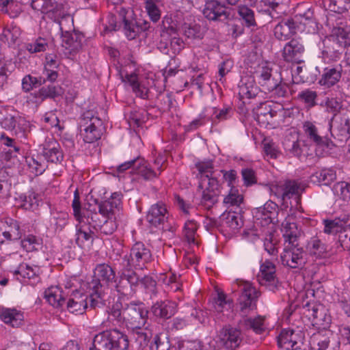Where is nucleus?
<instances>
[{"instance_id":"obj_19","label":"nucleus","mask_w":350,"mask_h":350,"mask_svg":"<svg viewBox=\"0 0 350 350\" xmlns=\"http://www.w3.org/2000/svg\"><path fill=\"white\" fill-rule=\"evenodd\" d=\"M22 239V232L17 221L5 217L0 221V243L6 241H18Z\"/></svg>"},{"instance_id":"obj_12","label":"nucleus","mask_w":350,"mask_h":350,"mask_svg":"<svg viewBox=\"0 0 350 350\" xmlns=\"http://www.w3.org/2000/svg\"><path fill=\"white\" fill-rule=\"evenodd\" d=\"M139 284V278L136 272L129 267H123L116 284V289L120 295L132 297L135 294Z\"/></svg>"},{"instance_id":"obj_51","label":"nucleus","mask_w":350,"mask_h":350,"mask_svg":"<svg viewBox=\"0 0 350 350\" xmlns=\"http://www.w3.org/2000/svg\"><path fill=\"white\" fill-rule=\"evenodd\" d=\"M17 152L12 150L3 151L0 154V161L5 167L12 168L18 164Z\"/></svg>"},{"instance_id":"obj_62","label":"nucleus","mask_w":350,"mask_h":350,"mask_svg":"<svg viewBox=\"0 0 350 350\" xmlns=\"http://www.w3.org/2000/svg\"><path fill=\"white\" fill-rule=\"evenodd\" d=\"M197 229L198 226L193 220H188L185 222L183 228V234L188 243L194 242Z\"/></svg>"},{"instance_id":"obj_55","label":"nucleus","mask_w":350,"mask_h":350,"mask_svg":"<svg viewBox=\"0 0 350 350\" xmlns=\"http://www.w3.org/2000/svg\"><path fill=\"white\" fill-rule=\"evenodd\" d=\"M262 146L266 155L269 156L271 159L278 158L280 152L278 150L275 143L272 139L264 137L262 142Z\"/></svg>"},{"instance_id":"obj_38","label":"nucleus","mask_w":350,"mask_h":350,"mask_svg":"<svg viewBox=\"0 0 350 350\" xmlns=\"http://www.w3.org/2000/svg\"><path fill=\"white\" fill-rule=\"evenodd\" d=\"M46 301L55 308H61L66 304L62 291L57 286H51L44 291Z\"/></svg>"},{"instance_id":"obj_2","label":"nucleus","mask_w":350,"mask_h":350,"mask_svg":"<svg viewBox=\"0 0 350 350\" xmlns=\"http://www.w3.org/2000/svg\"><path fill=\"white\" fill-rule=\"evenodd\" d=\"M349 31L337 27L332 30V34L323 41V46L321 49V60L325 64L334 65L339 62L345 50L347 51Z\"/></svg>"},{"instance_id":"obj_9","label":"nucleus","mask_w":350,"mask_h":350,"mask_svg":"<svg viewBox=\"0 0 350 350\" xmlns=\"http://www.w3.org/2000/svg\"><path fill=\"white\" fill-rule=\"evenodd\" d=\"M236 284L237 286H242L241 294L238 299L237 306L241 315L245 317L251 311L256 309V302L260 295V292L247 282L237 280Z\"/></svg>"},{"instance_id":"obj_37","label":"nucleus","mask_w":350,"mask_h":350,"mask_svg":"<svg viewBox=\"0 0 350 350\" xmlns=\"http://www.w3.org/2000/svg\"><path fill=\"white\" fill-rule=\"evenodd\" d=\"M294 23L296 29H299V25H303L304 29L309 26L312 27L317 22L314 16V10L312 8H307L304 12L297 13L293 18H291Z\"/></svg>"},{"instance_id":"obj_13","label":"nucleus","mask_w":350,"mask_h":350,"mask_svg":"<svg viewBox=\"0 0 350 350\" xmlns=\"http://www.w3.org/2000/svg\"><path fill=\"white\" fill-rule=\"evenodd\" d=\"M306 253L299 243L285 245L280 256L283 265L291 269L301 268L306 263Z\"/></svg>"},{"instance_id":"obj_31","label":"nucleus","mask_w":350,"mask_h":350,"mask_svg":"<svg viewBox=\"0 0 350 350\" xmlns=\"http://www.w3.org/2000/svg\"><path fill=\"white\" fill-rule=\"evenodd\" d=\"M83 38L80 33L65 31L62 36V45L69 53H75L81 49Z\"/></svg>"},{"instance_id":"obj_14","label":"nucleus","mask_w":350,"mask_h":350,"mask_svg":"<svg viewBox=\"0 0 350 350\" xmlns=\"http://www.w3.org/2000/svg\"><path fill=\"white\" fill-rule=\"evenodd\" d=\"M258 93V87L252 83L239 85V101L237 105V112L241 115L245 116L250 109L252 110L254 107L250 100L256 99Z\"/></svg>"},{"instance_id":"obj_49","label":"nucleus","mask_w":350,"mask_h":350,"mask_svg":"<svg viewBox=\"0 0 350 350\" xmlns=\"http://www.w3.org/2000/svg\"><path fill=\"white\" fill-rule=\"evenodd\" d=\"M323 223L324 232L327 234H335L337 233L340 234L346 222L340 219H335L334 220H324Z\"/></svg>"},{"instance_id":"obj_3","label":"nucleus","mask_w":350,"mask_h":350,"mask_svg":"<svg viewBox=\"0 0 350 350\" xmlns=\"http://www.w3.org/2000/svg\"><path fill=\"white\" fill-rule=\"evenodd\" d=\"M116 273L107 264L98 265L94 271V278L90 283L92 293L90 295V306L96 307L105 301V289L114 281Z\"/></svg>"},{"instance_id":"obj_39","label":"nucleus","mask_w":350,"mask_h":350,"mask_svg":"<svg viewBox=\"0 0 350 350\" xmlns=\"http://www.w3.org/2000/svg\"><path fill=\"white\" fill-rule=\"evenodd\" d=\"M336 178V171L332 168H324L313 174L311 181L313 183L328 185Z\"/></svg>"},{"instance_id":"obj_20","label":"nucleus","mask_w":350,"mask_h":350,"mask_svg":"<svg viewBox=\"0 0 350 350\" xmlns=\"http://www.w3.org/2000/svg\"><path fill=\"white\" fill-rule=\"evenodd\" d=\"M343 68L341 64L325 66L320 74L319 84L327 88L336 85L341 79Z\"/></svg>"},{"instance_id":"obj_46","label":"nucleus","mask_w":350,"mask_h":350,"mask_svg":"<svg viewBox=\"0 0 350 350\" xmlns=\"http://www.w3.org/2000/svg\"><path fill=\"white\" fill-rule=\"evenodd\" d=\"M144 8L150 20L157 23L161 17V11L157 4V0H144Z\"/></svg>"},{"instance_id":"obj_58","label":"nucleus","mask_w":350,"mask_h":350,"mask_svg":"<svg viewBox=\"0 0 350 350\" xmlns=\"http://www.w3.org/2000/svg\"><path fill=\"white\" fill-rule=\"evenodd\" d=\"M83 226H81L77 231V238L76 243L77 244L82 247L83 246V243L85 241H91L92 242L94 240V232L92 230V228H89V232L86 231L83 228Z\"/></svg>"},{"instance_id":"obj_6","label":"nucleus","mask_w":350,"mask_h":350,"mask_svg":"<svg viewBox=\"0 0 350 350\" xmlns=\"http://www.w3.org/2000/svg\"><path fill=\"white\" fill-rule=\"evenodd\" d=\"M119 16L124 34L129 40L137 38L142 33L148 31L150 28V22L136 18L132 10L122 8L119 11Z\"/></svg>"},{"instance_id":"obj_22","label":"nucleus","mask_w":350,"mask_h":350,"mask_svg":"<svg viewBox=\"0 0 350 350\" xmlns=\"http://www.w3.org/2000/svg\"><path fill=\"white\" fill-rule=\"evenodd\" d=\"M290 0H261L259 3V12L278 18L286 12Z\"/></svg>"},{"instance_id":"obj_25","label":"nucleus","mask_w":350,"mask_h":350,"mask_svg":"<svg viewBox=\"0 0 350 350\" xmlns=\"http://www.w3.org/2000/svg\"><path fill=\"white\" fill-rule=\"evenodd\" d=\"M281 231L284 239V244L299 243L301 231L291 217L286 218L282 223Z\"/></svg>"},{"instance_id":"obj_57","label":"nucleus","mask_w":350,"mask_h":350,"mask_svg":"<svg viewBox=\"0 0 350 350\" xmlns=\"http://www.w3.org/2000/svg\"><path fill=\"white\" fill-rule=\"evenodd\" d=\"M215 109V113L213 116V120H211V124H213L216 121H224L231 118L234 113V111L230 106H225L221 109H217L216 107H213Z\"/></svg>"},{"instance_id":"obj_26","label":"nucleus","mask_w":350,"mask_h":350,"mask_svg":"<svg viewBox=\"0 0 350 350\" xmlns=\"http://www.w3.org/2000/svg\"><path fill=\"white\" fill-rule=\"evenodd\" d=\"M168 218V213L165 205L162 202L156 203L150 206L147 215L146 220L154 227H160Z\"/></svg>"},{"instance_id":"obj_29","label":"nucleus","mask_w":350,"mask_h":350,"mask_svg":"<svg viewBox=\"0 0 350 350\" xmlns=\"http://www.w3.org/2000/svg\"><path fill=\"white\" fill-rule=\"evenodd\" d=\"M4 112L5 113L2 111L0 112V126L2 129L12 131L17 126V131H26L27 127H25V126H27V124L23 118H16L13 115L7 113L5 111Z\"/></svg>"},{"instance_id":"obj_44","label":"nucleus","mask_w":350,"mask_h":350,"mask_svg":"<svg viewBox=\"0 0 350 350\" xmlns=\"http://www.w3.org/2000/svg\"><path fill=\"white\" fill-rule=\"evenodd\" d=\"M1 318L5 323L10 324L12 327H18L23 320V314L16 310L6 309L2 312Z\"/></svg>"},{"instance_id":"obj_35","label":"nucleus","mask_w":350,"mask_h":350,"mask_svg":"<svg viewBox=\"0 0 350 350\" xmlns=\"http://www.w3.org/2000/svg\"><path fill=\"white\" fill-rule=\"evenodd\" d=\"M214 113H215V109L214 108L211 107H205L197 118L186 126V129L189 131L197 130L206 124L211 123Z\"/></svg>"},{"instance_id":"obj_56","label":"nucleus","mask_w":350,"mask_h":350,"mask_svg":"<svg viewBox=\"0 0 350 350\" xmlns=\"http://www.w3.org/2000/svg\"><path fill=\"white\" fill-rule=\"evenodd\" d=\"M40 239L32 234H28L21 239V246L28 252L38 250Z\"/></svg>"},{"instance_id":"obj_42","label":"nucleus","mask_w":350,"mask_h":350,"mask_svg":"<svg viewBox=\"0 0 350 350\" xmlns=\"http://www.w3.org/2000/svg\"><path fill=\"white\" fill-rule=\"evenodd\" d=\"M237 14L242 21V24L247 28H254L257 26L254 12L246 5H239L237 8Z\"/></svg>"},{"instance_id":"obj_48","label":"nucleus","mask_w":350,"mask_h":350,"mask_svg":"<svg viewBox=\"0 0 350 350\" xmlns=\"http://www.w3.org/2000/svg\"><path fill=\"white\" fill-rule=\"evenodd\" d=\"M33 98H38L40 100H43L47 98H54L59 95L57 88L53 84L47 86H43L38 91H35L32 94Z\"/></svg>"},{"instance_id":"obj_64","label":"nucleus","mask_w":350,"mask_h":350,"mask_svg":"<svg viewBox=\"0 0 350 350\" xmlns=\"http://www.w3.org/2000/svg\"><path fill=\"white\" fill-rule=\"evenodd\" d=\"M350 0H329L328 5L331 12L342 14L348 10Z\"/></svg>"},{"instance_id":"obj_16","label":"nucleus","mask_w":350,"mask_h":350,"mask_svg":"<svg viewBox=\"0 0 350 350\" xmlns=\"http://www.w3.org/2000/svg\"><path fill=\"white\" fill-rule=\"evenodd\" d=\"M305 48L300 38H292L284 45L282 55L286 62L301 64L304 62Z\"/></svg>"},{"instance_id":"obj_23","label":"nucleus","mask_w":350,"mask_h":350,"mask_svg":"<svg viewBox=\"0 0 350 350\" xmlns=\"http://www.w3.org/2000/svg\"><path fill=\"white\" fill-rule=\"evenodd\" d=\"M329 331H321L313 334L310 339V345L312 350H339V345L330 344Z\"/></svg>"},{"instance_id":"obj_17","label":"nucleus","mask_w":350,"mask_h":350,"mask_svg":"<svg viewBox=\"0 0 350 350\" xmlns=\"http://www.w3.org/2000/svg\"><path fill=\"white\" fill-rule=\"evenodd\" d=\"M202 14L209 21L226 22L230 19V14L226 8L215 0L206 1Z\"/></svg>"},{"instance_id":"obj_53","label":"nucleus","mask_w":350,"mask_h":350,"mask_svg":"<svg viewBox=\"0 0 350 350\" xmlns=\"http://www.w3.org/2000/svg\"><path fill=\"white\" fill-rule=\"evenodd\" d=\"M321 106L325 107L327 112L336 115L340 111L342 105L341 100L338 98L327 97L325 102L321 103Z\"/></svg>"},{"instance_id":"obj_21","label":"nucleus","mask_w":350,"mask_h":350,"mask_svg":"<svg viewBox=\"0 0 350 350\" xmlns=\"http://www.w3.org/2000/svg\"><path fill=\"white\" fill-rule=\"evenodd\" d=\"M120 195L114 193L111 197L98 203V210L105 218L116 219L120 214Z\"/></svg>"},{"instance_id":"obj_24","label":"nucleus","mask_w":350,"mask_h":350,"mask_svg":"<svg viewBox=\"0 0 350 350\" xmlns=\"http://www.w3.org/2000/svg\"><path fill=\"white\" fill-rule=\"evenodd\" d=\"M177 311V304L170 300L155 302L150 308V312L157 318L167 320L173 317Z\"/></svg>"},{"instance_id":"obj_7","label":"nucleus","mask_w":350,"mask_h":350,"mask_svg":"<svg viewBox=\"0 0 350 350\" xmlns=\"http://www.w3.org/2000/svg\"><path fill=\"white\" fill-rule=\"evenodd\" d=\"M152 258L150 248L142 242H136L131 247L129 255L124 256L122 267L131 269H144Z\"/></svg>"},{"instance_id":"obj_36","label":"nucleus","mask_w":350,"mask_h":350,"mask_svg":"<svg viewBox=\"0 0 350 350\" xmlns=\"http://www.w3.org/2000/svg\"><path fill=\"white\" fill-rule=\"evenodd\" d=\"M303 191L300 184L295 180L286 181L282 187V200L286 201L294 198L296 203L298 202L299 196Z\"/></svg>"},{"instance_id":"obj_34","label":"nucleus","mask_w":350,"mask_h":350,"mask_svg":"<svg viewBox=\"0 0 350 350\" xmlns=\"http://www.w3.org/2000/svg\"><path fill=\"white\" fill-rule=\"evenodd\" d=\"M291 18L284 20L275 25L273 32L275 37L279 40H287L296 33V27Z\"/></svg>"},{"instance_id":"obj_11","label":"nucleus","mask_w":350,"mask_h":350,"mask_svg":"<svg viewBox=\"0 0 350 350\" xmlns=\"http://www.w3.org/2000/svg\"><path fill=\"white\" fill-rule=\"evenodd\" d=\"M72 207L74 216L80 224L88 225L93 230H98V227L100 226L103 222V219H100L102 214H100L99 211L98 213L95 209L91 210L90 208L82 211L78 190L75 191Z\"/></svg>"},{"instance_id":"obj_41","label":"nucleus","mask_w":350,"mask_h":350,"mask_svg":"<svg viewBox=\"0 0 350 350\" xmlns=\"http://www.w3.org/2000/svg\"><path fill=\"white\" fill-rule=\"evenodd\" d=\"M299 101L304 105L305 109L310 110L318 105V94L310 88L299 92L297 96Z\"/></svg>"},{"instance_id":"obj_63","label":"nucleus","mask_w":350,"mask_h":350,"mask_svg":"<svg viewBox=\"0 0 350 350\" xmlns=\"http://www.w3.org/2000/svg\"><path fill=\"white\" fill-rule=\"evenodd\" d=\"M334 192L343 200H350V183L342 181L337 183L334 187Z\"/></svg>"},{"instance_id":"obj_40","label":"nucleus","mask_w":350,"mask_h":350,"mask_svg":"<svg viewBox=\"0 0 350 350\" xmlns=\"http://www.w3.org/2000/svg\"><path fill=\"white\" fill-rule=\"evenodd\" d=\"M265 318L258 316L255 318H245L239 321L240 327L246 329H252L256 334H262L265 329Z\"/></svg>"},{"instance_id":"obj_47","label":"nucleus","mask_w":350,"mask_h":350,"mask_svg":"<svg viewBox=\"0 0 350 350\" xmlns=\"http://www.w3.org/2000/svg\"><path fill=\"white\" fill-rule=\"evenodd\" d=\"M21 34V30L18 26L11 23L4 27L2 36L5 38V41L9 44H14L19 38Z\"/></svg>"},{"instance_id":"obj_33","label":"nucleus","mask_w":350,"mask_h":350,"mask_svg":"<svg viewBox=\"0 0 350 350\" xmlns=\"http://www.w3.org/2000/svg\"><path fill=\"white\" fill-rule=\"evenodd\" d=\"M277 204L272 201H267L263 206L254 208L252 213L256 219L264 220L266 223L272 222L273 216L275 215Z\"/></svg>"},{"instance_id":"obj_5","label":"nucleus","mask_w":350,"mask_h":350,"mask_svg":"<svg viewBox=\"0 0 350 350\" xmlns=\"http://www.w3.org/2000/svg\"><path fill=\"white\" fill-rule=\"evenodd\" d=\"M254 105L256 106L252 107V111L258 125L267 129H274L275 118L284 110L283 105L273 100H265Z\"/></svg>"},{"instance_id":"obj_8","label":"nucleus","mask_w":350,"mask_h":350,"mask_svg":"<svg viewBox=\"0 0 350 350\" xmlns=\"http://www.w3.org/2000/svg\"><path fill=\"white\" fill-rule=\"evenodd\" d=\"M201 172V183L199 187L203 188L204 183L207 181V186L202 191L200 199V205L206 209H211L218 202L219 196L221 193L219 182L215 178L210 177L208 171L200 168Z\"/></svg>"},{"instance_id":"obj_27","label":"nucleus","mask_w":350,"mask_h":350,"mask_svg":"<svg viewBox=\"0 0 350 350\" xmlns=\"http://www.w3.org/2000/svg\"><path fill=\"white\" fill-rule=\"evenodd\" d=\"M42 155L47 162L52 163H60L64 158L59 145L53 137H46L43 144Z\"/></svg>"},{"instance_id":"obj_32","label":"nucleus","mask_w":350,"mask_h":350,"mask_svg":"<svg viewBox=\"0 0 350 350\" xmlns=\"http://www.w3.org/2000/svg\"><path fill=\"white\" fill-rule=\"evenodd\" d=\"M259 283L262 285H265L267 282L275 285L278 282L275 276V266L269 261L265 260L261 265L260 273L258 275Z\"/></svg>"},{"instance_id":"obj_59","label":"nucleus","mask_w":350,"mask_h":350,"mask_svg":"<svg viewBox=\"0 0 350 350\" xmlns=\"http://www.w3.org/2000/svg\"><path fill=\"white\" fill-rule=\"evenodd\" d=\"M172 23L173 21L171 16L165 15L163 18L161 23L159 25L161 38L170 36L175 32V28L172 25Z\"/></svg>"},{"instance_id":"obj_61","label":"nucleus","mask_w":350,"mask_h":350,"mask_svg":"<svg viewBox=\"0 0 350 350\" xmlns=\"http://www.w3.org/2000/svg\"><path fill=\"white\" fill-rule=\"evenodd\" d=\"M308 138L312 141L315 144L319 147H329L330 144L335 145L332 138L328 135L321 136L318 133H308Z\"/></svg>"},{"instance_id":"obj_54","label":"nucleus","mask_w":350,"mask_h":350,"mask_svg":"<svg viewBox=\"0 0 350 350\" xmlns=\"http://www.w3.org/2000/svg\"><path fill=\"white\" fill-rule=\"evenodd\" d=\"M307 250L310 255L317 258L322 257L326 252V248L324 244H323L320 240L316 239L311 240L308 243Z\"/></svg>"},{"instance_id":"obj_52","label":"nucleus","mask_w":350,"mask_h":350,"mask_svg":"<svg viewBox=\"0 0 350 350\" xmlns=\"http://www.w3.org/2000/svg\"><path fill=\"white\" fill-rule=\"evenodd\" d=\"M47 47L48 42L46 39L42 37H39L32 40L31 42L25 44V49L30 53H36L45 51Z\"/></svg>"},{"instance_id":"obj_60","label":"nucleus","mask_w":350,"mask_h":350,"mask_svg":"<svg viewBox=\"0 0 350 350\" xmlns=\"http://www.w3.org/2000/svg\"><path fill=\"white\" fill-rule=\"evenodd\" d=\"M39 268L37 266L31 267L27 264H21L15 271L16 274H19L25 278H33L38 275Z\"/></svg>"},{"instance_id":"obj_30","label":"nucleus","mask_w":350,"mask_h":350,"mask_svg":"<svg viewBox=\"0 0 350 350\" xmlns=\"http://www.w3.org/2000/svg\"><path fill=\"white\" fill-rule=\"evenodd\" d=\"M59 66V63L57 55L54 53L46 54L42 72L44 76L49 79V82L53 83L57 80L59 76L57 71Z\"/></svg>"},{"instance_id":"obj_18","label":"nucleus","mask_w":350,"mask_h":350,"mask_svg":"<svg viewBox=\"0 0 350 350\" xmlns=\"http://www.w3.org/2000/svg\"><path fill=\"white\" fill-rule=\"evenodd\" d=\"M217 336L220 343L228 350H235L243 341L240 329L231 326L224 327Z\"/></svg>"},{"instance_id":"obj_28","label":"nucleus","mask_w":350,"mask_h":350,"mask_svg":"<svg viewBox=\"0 0 350 350\" xmlns=\"http://www.w3.org/2000/svg\"><path fill=\"white\" fill-rule=\"evenodd\" d=\"M104 129L102 120L88 111L81 116L79 122V131H101Z\"/></svg>"},{"instance_id":"obj_4","label":"nucleus","mask_w":350,"mask_h":350,"mask_svg":"<svg viewBox=\"0 0 350 350\" xmlns=\"http://www.w3.org/2000/svg\"><path fill=\"white\" fill-rule=\"evenodd\" d=\"M129 346L128 336L115 328L96 334L90 350H129Z\"/></svg>"},{"instance_id":"obj_1","label":"nucleus","mask_w":350,"mask_h":350,"mask_svg":"<svg viewBox=\"0 0 350 350\" xmlns=\"http://www.w3.org/2000/svg\"><path fill=\"white\" fill-rule=\"evenodd\" d=\"M109 315L118 324L124 325L132 330H139L147 323L148 310L142 302L124 304L116 302L110 308Z\"/></svg>"},{"instance_id":"obj_15","label":"nucleus","mask_w":350,"mask_h":350,"mask_svg":"<svg viewBox=\"0 0 350 350\" xmlns=\"http://www.w3.org/2000/svg\"><path fill=\"white\" fill-rule=\"evenodd\" d=\"M304 340V334L301 330L282 329L278 337V343L284 350H296L300 348Z\"/></svg>"},{"instance_id":"obj_10","label":"nucleus","mask_w":350,"mask_h":350,"mask_svg":"<svg viewBox=\"0 0 350 350\" xmlns=\"http://www.w3.org/2000/svg\"><path fill=\"white\" fill-rule=\"evenodd\" d=\"M30 6L43 14V18L57 23L67 15L64 5L56 0H30Z\"/></svg>"},{"instance_id":"obj_50","label":"nucleus","mask_w":350,"mask_h":350,"mask_svg":"<svg viewBox=\"0 0 350 350\" xmlns=\"http://www.w3.org/2000/svg\"><path fill=\"white\" fill-rule=\"evenodd\" d=\"M170 347V341L167 335L164 333H159L154 336L150 346V349L169 350Z\"/></svg>"},{"instance_id":"obj_45","label":"nucleus","mask_w":350,"mask_h":350,"mask_svg":"<svg viewBox=\"0 0 350 350\" xmlns=\"http://www.w3.org/2000/svg\"><path fill=\"white\" fill-rule=\"evenodd\" d=\"M224 226L234 230L240 228L243 225L241 219L236 214V211L224 213L221 217Z\"/></svg>"},{"instance_id":"obj_43","label":"nucleus","mask_w":350,"mask_h":350,"mask_svg":"<svg viewBox=\"0 0 350 350\" xmlns=\"http://www.w3.org/2000/svg\"><path fill=\"white\" fill-rule=\"evenodd\" d=\"M243 202V196L239 193L235 187H231L228 193L225 196L223 204L227 208L234 207L238 208Z\"/></svg>"}]
</instances>
